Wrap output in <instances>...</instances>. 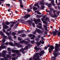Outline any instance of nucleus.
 <instances>
[{
	"label": "nucleus",
	"instance_id": "obj_13",
	"mask_svg": "<svg viewBox=\"0 0 60 60\" xmlns=\"http://www.w3.org/2000/svg\"><path fill=\"white\" fill-rule=\"evenodd\" d=\"M0 34L1 35V36H3V38H6L7 37V36H5L4 35V34H3V32H1L0 31Z\"/></svg>",
	"mask_w": 60,
	"mask_h": 60
},
{
	"label": "nucleus",
	"instance_id": "obj_56",
	"mask_svg": "<svg viewBox=\"0 0 60 60\" xmlns=\"http://www.w3.org/2000/svg\"><path fill=\"white\" fill-rule=\"evenodd\" d=\"M7 56L8 57H10V55H7Z\"/></svg>",
	"mask_w": 60,
	"mask_h": 60
},
{
	"label": "nucleus",
	"instance_id": "obj_29",
	"mask_svg": "<svg viewBox=\"0 0 60 60\" xmlns=\"http://www.w3.org/2000/svg\"><path fill=\"white\" fill-rule=\"evenodd\" d=\"M19 23H18L17 24H16L15 26V28H16L19 25Z\"/></svg>",
	"mask_w": 60,
	"mask_h": 60
},
{
	"label": "nucleus",
	"instance_id": "obj_7",
	"mask_svg": "<svg viewBox=\"0 0 60 60\" xmlns=\"http://www.w3.org/2000/svg\"><path fill=\"white\" fill-rule=\"evenodd\" d=\"M20 51H20V50H14L13 49H12V53H16L18 55H20L21 54H19Z\"/></svg>",
	"mask_w": 60,
	"mask_h": 60
},
{
	"label": "nucleus",
	"instance_id": "obj_64",
	"mask_svg": "<svg viewBox=\"0 0 60 60\" xmlns=\"http://www.w3.org/2000/svg\"><path fill=\"white\" fill-rule=\"evenodd\" d=\"M58 34L59 35H60V32H58Z\"/></svg>",
	"mask_w": 60,
	"mask_h": 60
},
{
	"label": "nucleus",
	"instance_id": "obj_54",
	"mask_svg": "<svg viewBox=\"0 0 60 60\" xmlns=\"http://www.w3.org/2000/svg\"><path fill=\"white\" fill-rule=\"evenodd\" d=\"M32 36H33V35H32V34H31L29 35V37H32Z\"/></svg>",
	"mask_w": 60,
	"mask_h": 60
},
{
	"label": "nucleus",
	"instance_id": "obj_32",
	"mask_svg": "<svg viewBox=\"0 0 60 60\" xmlns=\"http://www.w3.org/2000/svg\"><path fill=\"white\" fill-rule=\"evenodd\" d=\"M35 37V35H34L32 37H31V39H32V40H34V38Z\"/></svg>",
	"mask_w": 60,
	"mask_h": 60
},
{
	"label": "nucleus",
	"instance_id": "obj_40",
	"mask_svg": "<svg viewBox=\"0 0 60 60\" xmlns=\"http://www.w3.org/2000/svg\"><path fill=\"white\" fill-rule=\"evenodd\" d=\"M16 55V54H12V56H15Z\"/></svg>",
	"mask_w": 60,
	"mask_h": 60
},
{
	"label": "nucleus",
	"instance_id": "obj_21",
	"mask_svg": "<svg viewBox=\"0 0 60 60\" xmlns=\"http://www.w3.org/2000/svg\"><path fill=\"white\" fill-rule=\"evenodd\" d=\"M34 5L35 6H36V7H38V8H40V6H39L38 3H37L35 4H34Z\"/></svg>",
	"mask_w": 60,
	"mask_h": 60
},
{
	"label": "nucleus",
	"instance_id": "obj_49",
	"mask_svg": "<svg viewBox=\"0 0 60 60\" xmlns=\"http://www.w3.org/2000/svg\"><path fill=\"white\" fill-rule=\"evenodd\" d=\"M32 25H33V26H34V27H35V24H34V23H32Z\"/></svg>",
	"mask_w": 60,
	"mask_h": 60
},
{
	"label": "nucleus",
	"instance_id": "obj_48",
	"mask_svg": "<svg viewBox=\"0 0 60 60\" xmlns=\"http://www.w3.org/2000/svg\"><path fill=\"white\" fill-rule=\"evenodd\" d=\"M34 40L33 41H31V43H32V44H33L34 43Z\"/></svg>",
	"mask_w": 60,
	"mask_h": 60
},
{
	"label": "nucleus",
	"instance_id": "obj_24",
	"mask_svg": "<svg viewBox=\"0 0 60 60\" xmlns=\"http://www.w3.org/2000/svg\"><path fill=\"white\" fill-rule=\"evenodd\" d=\"M8 27L7 26H6L5 25H3V28H4V29H6V28H8Z\"/></svg>",
	"mask_w": 60,
	"mask_h": 60
},
{
	"label": "nucleus",
	"instance_id": "obj_11",
	"mask_svg": "<svg viewBox=\"0 0 60 60\" xmlns=\"http://www.w3.org/2000/svg\"><path fill=\"white\" fill-rule=\"evenodd\" d=\"M5 33L6 34L8 35V37H9V38L10 40H12V38H11V37H10V35L11 34V33H10L8 32H6Z\"/></svg>",
	"mask_w": 60,
	"mask_h": 60
},
{
	"label": "nucleus",
	"instance_id": "obj_60",
	"mask_svg": "<svg viewBox=\"0 0 60 60\" xmlns=\"http://www.w3.org/2000/svg\"><path fill=\"white\" fill-rule=\"evenodd\" d=\"M58 9H59V10H60V7H59V6H58Z\"/></svg>",
	"mask_w": 60,
	"mask_h": 60
},
{
	"label": "nucleus",
	"instance_id": "obj_30",
	"mask_svg": "<svg viewBox=\"0 0 60 60\" xmlns=\"http://www.w3.org/2000/svg\"><path fill=\"white\" fill-rule=\"evenodd\" d=\"M5 23L7 25H9V24H10V23L8 22H6Z\"/></svg>",
	"mask_w": 60,
	"mask_h": 60
},
{
	"label": "nucleus",
	"instance_id": "obj_39",
	"mask_svg": "<svg viewBox=\"0 0 60 60\" xmlns=\"http://www.w3.org/2000/svg\"><path fill=\"white\" fill-rule=\"evenodd\" d=\"M30 7L31 8V9H32V7H33V4L30 5Z\"/></svg>",
	"mask_w": 60,
	"mask_h": 60
},
{
	"label": "nucleus",
	"instance_id": "obj_61",
	"mask_svg": "<svg viewBox=\"0 0 60 60\" xmlns=\"http://www.w3.org/2000/svg\"><path fill=\"white\" fill-rule=\"evenodd\" d=\"M41 38V36L40 35L38 36V38Z\"/></svg>",
	"mask_w": 60,
	"mask_h": 60
},
{
	"label": "nucleus",
	"instance_id": "obj_41",
	"mask_svg": "<svg viewBox=\"0 0 60 60\" xmlns=\"http://www.w3.org/2000/svg\"><path fill=\"white\" fill-rule=\"evenodd\" d=\"M35 40L36 41H39L40 40V39H38V38H37Z\"/></svg>",
	"mask_w": 60,
	"mask_h": 60
},
{
	"label": "nucleus",
	"instance_id": "obj_12",
	"mask_svg": "<svg viewBox=\"0 0 60 60\" xmlns=\"http://www.w3.org/2000/svg\"><path fill=\"white\" fill-rule=\"evenodd\" d=\"M41 40L42 41V42L40 40V43L39 42L38 43V44L39 45H40V43H42V44H43L44 43V41L42 40V39H41Z\"/></svg>",
	"mask_w": 60,
	"mask_h": 60
},
{
	"label": "nucleus",
	"instance_id": "obj_25",
	"mask_svg": "<svg viewBox=\"0 0 60 60\" xmlns=\"http://www.w3.org/2000/svg\"><path fill=\"white\" fill-rule=\"evenodd\" d=\"M34 49L35 50H38L40 49V48H38L37 47H35Z\"/></svg>",
	"mask_w": 60,
	"mask_h": 60
},
{
	"label": "nucleus",
	"instance_id": "obj_43",
	"mask_svg": "<svg viewBox=\"0 0 60 60\" xmlns=\"http://www.w3.org/2000/svg\"><path fill=\"white\" fill-rule=\"evenodd\" d=\"M38 22H41V19H39L38 20Z\"/></svg>",
	"mask_w": 60,
	"mask_h": 60
},
{
	"label": "nucleus",
	"instance_id": "obj_36",
	"mask_svg": "<svg viewBox=\"0 0 60 60\" xmlns=\"http://www.w3.org/2000/svg\"><path fill=\"white\" fill-rule=\"evenodd\" d=\"M44 7H45L44 5H43L41 6V8H42V9H43V8H44Z\"/></svg>",
	"mask_w": 60,
	"mask_h": 60
},
{
	"label": "nucleus",
	"instance_id": "obj_8",
	"mask_svg": "<svg viewBox=\"0 0 60 60\" xmlns=\"http://www.w3.org/2000/svg\"><path fill=\"white\" fill-rule=\"evenodd\" d=\"M53 49H54V47L53 46H51L49 48V52H50V53H51V51L52 50H53Z\"/></svg>",
	"mask_w": 60,
	"mask_h": 60
},
{
	"label": "nucleus",
	"instance_id": "obj_42",
	"mask_svg": "<svg viewBox=\"0 0 60 60\" xmlns=\"http://www.w3.org/2000/svg\"><path fill=\"white\" fill-rule=\"evenodd\" d=\"M5 41V40L4 39H3L2 41V42H4Z\"/></svg>",
	"mask_w": 60,
	"mask_h": 60
},
{
	"label": "nucleus",
	"instance_id": "obj_37",
	"mask_svg": "<svg viewBox=\"0 0 60 60\" xmlns=\"http://www.w3.org/2000/svg\"><path fill=\"white\" fill-rule=\"evenodd\" d=\"M8 50L10 51H11V50L10 48H8Z\"/></svg>",
	"mask_w": 60,
	"mask_h": 60
},
{
	"label": "nucleus",
	"instance_id": "obj_45",
	"mask_svg": "<svg viewBox=\"0 0 60 60\" xmlns=\"http://www.w3.org/2000/svg\"><path fill=\"white\" fill-rule=\"evenodd\" d=\"M37 13L38 14H39L40 15H41V14L39 12H37Z\"/></svg>",
	"mask_w": 60,
	"mask_h": 60
},
{
	"label": "nucleus",
	"instance_id": "obj_22",
	"mask_svg": "<svg viewBox=\"0 0 60 60\" xmlns=\"http://www.w3.org/2000/svg\"><path fill=\"white\" fill-rule=\"evenodd\" d=\"M45 10L46 11H47V12H49V14L50 15H51V14L52 13V12H51V11H49V10L47 11V9H46Z\"/></svg>",
	"mask_w": 60,
	"mask_h": 60
},
{
	"label": "nucleus",
	"instance_id": "obj_19",
	"mask_svg": "<svg viewBox=\"0 0 60 60\" xmlns=\"http://www.w3.org/2000/svg\"><path fill=\"white\" fill-rule=\"evenodd\" d=\"M9 44L10 45H11V46H13L14 47H15V45H14V44H13L12 42H9Z\"/></svg>",
	"mask_w": 60,
	"mask_h": 60
},
{
	"label": "nucleus",
	"instance_id": "obj_10",
	"mask_svg": "<svg viewBox=\"0 0 60 60\" xmlns=\"http://www.w3.org/2000/svg\"><path fill=\"white\" fill-rule=\"evenodd\" d=\"M14 42H15L14 43L15 45L17 46L18 48H19L21 47V45H20L19 43H16V41H14Z\"/></svg>",
	"mask_w": 60,
	"mask_h": 60
},
{
	"label": "nucleus",
	"instance_id": "obj_50",
	"mask_svg": "<svg viewBox=\"0 0 60 60\" xmlns=\"http://www.w3.org/2000/svg\"><path fill=\"white\" fill-rule=\"evenodd\" d=\"M27 11H29V12H30V11H31V10H30L29 9H28Z\"/></svg>",
	"mask_w": 60,
	"mask_h": 60
},
{
	"label": "nucleus",
	"instance_id": "obj_3",
	"mask_svg": "<svg viewBox=\"0 0 60 60\" xmlns=\"http://www.w3.org/2000/svg\"><path fill=\"white\" fill-rule=\"evenodd\" d=\"M55 45L56 46H55V52L56 53L58 51H59V50H60V49L59 48V47H60V45L56 44Z\"/></svg>",
	"mask_w": 60,
	"mask_h": 60
},
{
	"label": "nucleus",
	"instance_id": "obj_47",
	"mask_svg": "<svg viewBox=\"0 0 60 60\" xmlns=\"http://www.w3.org/2000/svg\"><path fill=\"white\" fill-rule=\"evenodd\" d=\"M18 40L19 41H21V39L19 37L18 38Z\"/></svg>",
	"mask_w": 60,
	"mask_h": 60
},
{
	"label": "nucleus",
	"instance_id": "obj_53",
	"mask_svg": "<svg viewBox=\"0 0 60 60\" xmlns=\"http://www.w3.org/2000/svg\"><path fill=\"white\" fill-rule=\"evenodd\" d=\"M20 7H21V8H23V5H20Z\"/></svg>",
	"mask_w": 60,
	"mask_h": 60
},
{
	"label": "nucleus",
	"instance_id": "obj_2",
	"mask_svg": "<svg viewBox=\"0 0 60 60\" xmlns=\"http://www.w3.org/2000/svg\"><path fill=\"white\" fill-rule=\"evenodd\" d=\"M20 43H21V44H22L23 43H24L25 44H26V45H27L28 46H26V48H24V49L22 48L20 49V50L21 52H23L24 51V50L25 49H26L27 50L28 49V47L30 46V44H29V43L27 41H25L24 40H23L22 41H20Z\"/></svg>",
	"mask_w": 60,
	"mask_h": 60
},
{
	"label": "nucleus",
	"instance_id": "obj_6",
	"mask_svg": "<svg viewBox=\"0 0 60 60\" xmlns=\"http://www.w3.org/2000/svg\"><path fill=\"white\" fill-rule=\"evenodd\" d=\"M45 20L46 21H48L46 22L45 21H43V23L45 24H50V21L49 20V19L48 18V17H46L45 19Z\"/></svg>",
	"mask_w": 60,
	"mask_h": 60
},
{
	"label": "nucleus",
	"instance_id": "obj_18",
	"mask_svg": "<svg viewBox=\"0 0 60 60\" xmlns=\"http://www.w3.org/2000/svg\"><path fill=\"white\" fill-rule=\"evenodd\" d=\"M30 17V15H27L25 16H24V18H26V19H27L28 18V17Z\"/></svg>",
	"mask_w": 60,
	"mask_h": 60
},
{
	"label": "nucleus",
	"instance_id": "obj_52",
	"mask_svg": "<svg viewBox=\"0 0 60 60\" xmlns=\"http://www.w3.org/2000/svg\"><path fill=\"white\" fill-rule=\"evenodd\" d=\"M51 4H50L49 5V7H51Z\"/></svg>",
	"mask_w": 60,
	"mask_h": 60
},
{
	"label": "nucleus",
	"instance_id": "obj_15",
	"mask_svg": "<svg viewBox=\"0 0 60 60\" xmlns=\"http://www.w3.org/2000/svg\"><path fill=\"white\" fill-rule=\"evenodd\" d=\"M37 32L38 33H40V34H42V32H41V30H40L38 29L37 30Z\"/></svg>",
	"mask_w": 60,
	"mask_h": 60
},
{
	"label": "nucleus",
	"instance_id": "obj_63",
	"mask_svg": "<svg viewBox=\"0 0 60 60\" xmlns=\"http://www.w3.org/2000/svg\"><path fill=\"white\" fill-rule=\"evenodd\" d=\"M36 33V30H35V31L34 32V34H35V33Z\"/></svg>",
	"mask_w": 60,
	"mask_h": 60
},
{
	"label": "nucleus",
	"instance_id": "obj_26",
	"mask_svg": "<svg viewBox=\"0 0 60 60\" xmlns=\"http://www.w3.org/2000/svg\"><path fill=\"white\" fill-rule=\"evenodd\" d=\"M20 36H21V37H25V36H26V35L25 34H22L21 35H20Z\"/></svg>",
	"mask_w": 60,
	"mask_h": 60
},
{
	"label": "nucleus",
	"instance_id": "obj_57",
	"mask_svg": "<svg viewBox=\"0 0 60 60\" xmlns=\"http://www.w3.org/2000/svg\"><path fill=\"white\" fill-rule=\"evenodd\" d=\"M47 48H48V47L47 46H46L45 47V49H47Z\"/></svg>",
	"mask_w": 60,
	"mask_h": 60
},
{
	"label": "nucleus",
	"instance_id": "obj_17",
	"mask_svg": "<svg viewBox=\"0 0 60 60\" xmlns=\"http://www.w3.org/2000/svg\"><path fill=\"white\" fill-rule=\"evenodd\" d=\"M54 0H53L51 1V3H52V5H53L54 6H56V4H54Z\"/></svg>",
	"mask_w": 60,
	"mask_h": 60
},
{
	"label": "nucleus",
	"instance_id": "obj_35",
	"mask_svg": "<svg viewBox=\"0 0 60 60\" xmlns=\"http://www.w3.org/2000/svg\"><path fill=\"white\" fill-rule=\"evenodd\" d=\"M18 34H22V33H23V32H22L21 31H18Z\"/></svg>",
	"mask_w": 60,
	"mask_h": 60
},
{
	"label": "nucleus",
	"instance_id": "obj_4",
	"mask_svg": "<svg viewBox=\"0 0 60 60\" xmlns=\"http://www.w3.org/2000/svg\"><path fill=\"white\" fill-rule=\"evenodd\" d=\"M7 52V51H2V56L3 57H4L5 60H8V58L6 57H5V55H6V53Z\"/></svg>",
	"mask_w": 60,
	"mask_h": 60
},
{
	"label": "nucleus",
	"instance_id": "obj_28",
	"mask_svg": "<svg viewBox=\"0 0 60 60\" xmlns=\"http://www.w3.org/2000/svg\"><path fill=\"white\" fill-rule=\"evenodd\" d=\"M33 9L34 10V11H35V10H37V8L34 7L33 8Z\"/></svg>",
	"mask_w": 60,
	"mask_h": 60
},
{
	"label": "nucleus",
	"instance_id": "obj_9",
	"mask_svg": "<svg viewBox=\"0 0 60 60\" xmlns=\"http://www.w3.org/2000/svg\"><path fill=\"white\" fill-rule=\"evenodd\" d=\"M18 22L17 21H16L15 22H10V23H11V25L10 26V27H12L14 25H15L16 24V23H17Z\"/></svg>",
	"mask_w": 60,
	"mask_h": 60
},
{
	"label": "nucleus",
	"instance_id": "obj_16",
	"mask_svg": "<svg viewBox=\"0 0 60 60\" xmlns=\"http://www.w3.org/2000/svg\"><path fill=\"white\" fill-rule=\"evenodd\" d=\"M54 0H53L51 1V3H52V5H53L54 6H56V4H54Z\"/></svg>",
	"mask_w": 60,
	"mask_h": 60
},
{
	"label": "nucleus",
	"instance_id": "obj_59",
	"mask_svg": "<svg viewBox=\"0 0 60 60\" xmlns=\"http://www.w3.org/2000/svg\"><path fill=\"white\" fill-rule=\"evenodd\" d=\"M31 24H32V23H31V22H29V25H30V26L32 25H31Z\"/></svg>",
	"mask_w": 60,
	"mask_h": 60
},
{
	"label": "nucleus",
	"instance_id": "obj_58",
	"mask_svg": "<svg viewBox=\"0 0 60 60\" xmlns=\"http://www.w3.org/2000/svg\"><path fill=\"white\" fill-rule=\"evenodd\" d=\"M12 60H15V58H13L12 59Z\"/></svg>",
	"mask_w": 60,
	"mask_h": 60
},
{
	"label": "nucleus",
	"instance_id": "obj_23",
	"mask_svg": "<svg viewBox=\"0 0 60 60\" xmlns=\"http://www.w3.org/2000/svg\"><path fill=\"white\" fill-rule=\"evenodd\" d=\"M37 27L38 28L42 29V26H39V25H38L37 26Z\"/></svg>",
	"mask_w": 60,
	"mask_h": 60
},
{
	"label": "nucleus",
	"instance_id": "obj_1",
	"mask_svg": "<svg viewBox=\"0 0 60 60\" xmlns=\"http://www.w3.org/2000/svg\"><path fill=\"white\" fill-rule=\"evenodd\" d=\"M45 53L44 51L43 50L41 51L40 53L38 52L36 53L35 55H34L33 57V59L35 60H40L39 58L40 56H39V55H40V56H41Z\"/></svg>",
	"mask_w": 60,
	"mask_h": 60
},
{
	"label": "nucleus",
	"instance_id": "obj_33",
	"mask_svg": "<svg viewBox=\"0 0 60 60\" xmlns=\"http://www.w3.org/2000/svg\"><path fill=\"white\" fill-rule=\"evenodd\" d=\"M4 0H0V5L2 4V2H4Z\"/></svg>",
	"mask_w": 60,
	"mask_h": 60
},
{
	"label": "nucleus",
	"instance_id": "obj_27",
	"mask_svg": "<svg viewBox=\"0 0 60 60\" xmlns=\"http://www.w3.org/2000/svg\"><path fill=\"white\" fill-rule=\"evenodd\" d=\"M44 27L45 28V30L46 31H47V26H45V25H43Z\"/></svg>",
	"mask_w": 60,
	"mask_h": 60
},
{
	"label": "nucleus",
	"instance_id": "obj_5",
	"mask_svg": "<svg viewBox=\"0 0 60 60\" xmlns=\"http://www.w3.org/2000/svg\"><path fill=\"white\" fill-rule=\"evenodd\" d=\"M53 54L54 55V57L53 56L52 57L51 60H55V57H56V56H57L58 55H60V53L59 52H58V53H53Z\"/></svg>",
	"mask_w": 60,
	"mask_h": 60
},
{
	"label": "nucleus",
	"instance_id": "obj_51",
	"mask_svg": "<svg viewBox=\"0 0 60 60\" xmlns=\"http://www.w3.org/2000/svg\"><path fill=\"white\" fill-rule=\"evenodd\" d=\"M6 5H7V6H8L9 7H10V4H6Z\"/></svg>",
	"mask_w": 60,
	"mask_h": 60
},
{
	"label": "nucleus",
	"instance_id": "obj_20",
	"mask_svg": "<svg viewBox=\"0 0 60 60\" xmlns=\"http://www.w3.org/2000/svg\"><path fill=\"white\" fill-rule=\"evenodd\" d=\"M51 17H52V18H56V15L54 14V15H53V14H52L51 15Z\"/></svg>",
	"mask_w": 60,
	"mask_h": 60
},
{
	"label": "nucleus",
	"instance_id": "obj_46",
	"mask_svg": "<svg viewBox=\"0 0 60 60\" xmlns=\"http://www.w3.org/2000/svg\"><path fill=\"white\" fill-rule=\"evenodd\" d=\"M40 4H41V5H43L44 4V3H42V2H40Z\"/></svg>",
	"mask_w": 60,
	"mask_h": 60
},
{
	"label": "nucleus",
	"instance_id": "obj_14",
	"mask_svg": "<svg viewBox=\"0 0 60 60\" xmlns=\"http://www.w3.org/2000/svg\"><path fill=\"white\" fill-rule=\"evenodd\" d=\"M5 48V46H4V45H2V46H1L0 47V51L2 50L1 49H4Z\"/></svg>",
	"mask_w": 60,
	"mask_h": 60
},
{
	"label": "nucleus",
	"instance_id": "obj_31",
	"mask_svg": "<svg viewBox=\"0 0 60 60\" xmlns=\"http://www.w3.org/2000/svg\"><path fill=\"white\" fill-rule=\"evenodd\" d=\"M53 34L54 36H55L56 35V34L57 33H56V32L54 31L53 32Z\"/></svg>",
	"mask_w": 60,
	"mask_h": 60
},
{
	"label": "nucleus",
	"instance_id": "obj_44",
	"mask_svg": "<svg viewBox=\"0 0 60 60\" xmlns=\"http://www.w3.org/2000/svg\"><path fill=\"white\" fill-rule=\"evenodd\" d=\"M53 13H54V15L55 14L56 15L55 12H56V11H53Z\"/></svg>",
	"mask_w": 60,
	"mask_h": 60
},
{
	"label": "nucleus",
	"instance_id": "obj_55",
	"mask_svg": "<svg viewBox=\"0 0 60 60\" xmlns=\"http://www.w3.org/2000/svg\"><path fill=\"white\" fill-rule=\"evenodd\" d=\"M38 24L39 25H40L41 26H42V24L41 23H38Z\"/></svg>",
	"mask_w": 60,
	"mask_h": 60
},
{
	"label": "nucleus",
	"instance_id": "obj_34",
	"mask_svg": "<svg viewBox=\"0 0 60 60\" xmlns=\"http://www.w3.org/2000/svg\"><path fill=\"white\" fill-rule=\"evenodd\" d=\"M12 35H15L16 34V33H14V32H13L12 33Z\"/></svg>",
	"mask_w": 60,
	"mask_h": 60
},
{
	"label": "nucleus",
	"instance_id": "obj_38",
	"mask_svg": "<svg viewBox=\"0 0 60 60\" xmlns=\"http://www.w3.org/2000/svg\"><path fill=\"white\" fill-rule=\"evenodd\" d=\"M19 1L20 2V5H22V2L21 0H19Z\"/></svg>",
	"mask_w": 60,
	"mask_h": 60
},
{
	"label": "nucleus",
	"instance_id": "obj_62",
	"mask_svg": "<svg viewBox=\"0 0 60 60\" xmlns=\"http://www.w3.org/2000/svg\"><path fill=\"white\" fill-rule=\"evenodd\" d=\"M0 60H4V59L3 58H1L0 59Z\"/></svg>",
	"mask_w": 60,
	"mask_h": 60
}]
</instances>
